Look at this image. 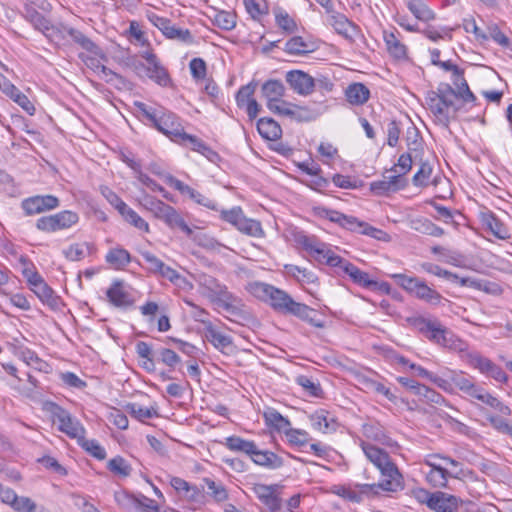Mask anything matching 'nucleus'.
I'll return each instance as SVG.
<instances>
[{
	"label": "nucleus",
	"instance_id": "nucleus-9",
	"mask_svg": "<svg viewBox=\"0 0 512 512\" xmlns=\"http://www.w3.org/2000/svg\"><path fill=\"white\" fill-rule=\"evenodd\" d=\"M79 221V215L71 210H63L53 215L37 219L36 228L45 233L69 229Z\"/></svg>",
	"mask_w": 512,
	"mask_h": 512
},
{
	"label": "nucleus",
	"instance_id": "nucleus-29",
	"mask_svg": "<svg viewBox=\"0 0 512 512\" xmlns=\"http://www.w3.org/2000/svg\"><path fill=\"white\" fill-rule=\"evenodd\" d=\"M3 93L9 96L15 103H17L24 111H26L29 115H34L35 106L29 100V98L23 94L14 84H12L9 80L6 82L5 86L1 87Z\"/></svg>",
	"mask_w": 512,
	"mask_h": 512
},
{
	"label": "nucleus",
	"instance_id": "nucleus-48",
	"mask_svg": "<svg viewBox=\"0 0 512 512\" xmlns=\"http://www.w3.org/2000/svg\"><path fill=\"white\" fill-rule=\"evenodd\" d=\"M264 418L268 426H271L283 433L288 429L289 426H291L290 421L275 409H269L268 411L264 412Z\"/></svg>",
	"mask_w": 512,
	"mask_h": 512
},
{
	"label": "nucleus",
	"instance_id": "nucleus-56",
	"mask_svg": "<svg viewBox=\"0 0 512 512\" xmlns=\"http://www.w3.org/2000/svg\"><path fill=\"white\" fill-rule=\"evenodd\" d=\"M453 84L457 86V97L463 99L464 102H473L476 100L475 95L470 90L466 79L464 78V71L452 79Z\"/></svg>",
	"mask_w": 512,
	"mask_h": 512
},
{
	"label": "nucleus",
	"instance_id": "nucleus-26",
	"mask_svg": "<svg viewBox=\"0 0 512 512\" xmlns=\"http://www.w3.org/2000/svg\"><path fill=\"white\" fill-rule=\"evenodd\" d=\"M159 220L163 221L171 229H180L188 237H192L193 235L192 228L186 223L181 214L170 205L167 207Z\"/></svg>",
	"mask_w": 512,
	"mask_h": 512
},
{
	"label": "nucleus",
	"instance_id": "nucleus-44",
	"mask_svg": "<svg viewBox=\"0 0 512 512\" xmlns=\"http://www.w3.org/2000/svg\"><path fill=\"white\" fill-rule=\"evenodd\" d=\"M452 383L456 388L472 398L479 389V386L476 385L473 378L463 373L454 375L452 377Z\"/></svg>",
	"mask_w": 512,
	"mask_h": 512
},
{
	"label": "nucleus",
	"instance_id": "nucleus-6",
	"mask_svg": "<svg viewBox=\"0 0 512 512\" xmlns=\"http://www.w3.org/2000/svg\"><path fill=\"white\" fill-rule=\"evenodd\" d=\"M250 288L257 297L267 298L271 306L280 312L293 314L295 306L299 305V302L294 301L288 293L272 285L255 282Z\"/></svg>",
	"mask_w": 512,
	"mask_h": 512
},
{
	"label": "nucleus",
	"instance_id": "nucleus-38",
	"mask_svg": "<svg viewBox=\"0 0 512 512\" xmlns=\"http://www.w3.org/2000/svg\"><path fill=\"white\" fill-rule=\"evenodd\" d=\"M25 18L35 29L41 31L45 35H48L49 31H53L55 29V27L51 25L50 21L34 8L26 9Z\"/></svg>",
	"mask_w": 512,
	"mask_h": 512
},
{
	"label": "nucleus",
	"instance_id": "nucleus-60",
	"mask_svg": "<svg viewBox=\"0 0 512 512\" xmlns=\"http://www.w3.org/2000/svg\"><path fill=\"white\" fill-rule=\"evenodd\" d=\"M296 383L303 388L307 395L312 397H322L323 390L319 382L313 379L300 375L296 378Z\"/></svg>",
	"mask_w": 512,
	"mask_h": 512
},
{
	"label": "nucleus",
	"instance_id": "nucleus-35",
	"mask_svg": "<svg viewBox=\"0 0 512 512\" xmlns=\"http://www.w3.org/2000/svg\"><path fill=\"white\" fill-rule=\"evenodd\" d=\"M345 95L350 104L363 105L368 101L370 91L362 83H353L347 87Z\"/></svg>",
	"mask_w": 512,
	"mask_h": 512
},
{
	"label": "nucleus",
	"instance_id": "nucleus-49",
	"mask_svg": "<svg viewBox=\"0 0 512 512\" xmlns=\"http://www.w3.org/2000/svg\"><path fill=\"white\" fill-rule=\"evenodd\" d=\"M364 435L385 446L393 447L396 444L378 425H365Z\"/></svg>",
	"mask_w": 512,
	"mask_h": 512
},
{
	"label": "nucleus",
	"instance_id": "nucleus-53",
	"mask_svg": "<svg viewBox=\"0 0 512 512\" xmlns=\"http://www.w3.org/2000/svg\"><path fill=\"white\" fill-rule=\"evenodd\" d=\"M62 29H63V32L68 34L72 38V40L75 43H77L78 45H80L83 49H85L89 52H94L95 49L97 48L95 43L91 39H89L87 36H85L81 31H79L75 28L66 27V26H62Z\"/></svg>",
	"mask_w": 512,
	"mask_h": 512
},
{
	"label": "nucleus",
	"instance_id": "nucleus-63",
	"mask_svg": "<svg viewBox=\"0 0 512 512\" xmlns=\"http://www.w3.org/2000/svg\"><path fill=\"white\" fill-rule=\"evenodd\" d=\"M89 250L88 243H74L63 251L64 256L70 261H80Z\"/></svg>",
	"mask_w": 512,
	"mask_h": 512
},
{
	"label": "nucleus",
	"instance_id": "nucleus-59",
	"mask_svg": "<svg viewBox=\"0 0 512 512\" xmlns=\"http://www.w3.org/2000/svg\"><path fill=\"white\" fill-rule=\"evenodd\" d=\"M126 410L134 418L140 421L151 419L158 416L157 410L154 407H142L136 403H129L126 405Z\"/></svg>",
	"mask_w": 512,
	"mask_h": 512
},
{
	"label": "nucleus",
	"instance_id": "nucleus-50",
	"mask_svg": "<svg viewBox=\"0 0 512 512\" xmlns=\"http://www.w3.org/2000/svg\"><path fill=\"white\" fill-rule=\"evenodd\" d=\"M107 469L116 476L126 478L132 472L131 465L121 456H116L107 462Z\"/></svg>",
	"mask_w": 512,
	"mask_h": 512
},
{
	"label": "nucleus",
	"instance_id": "nucleus-46",
	"mask_svg": "<svg viewBox=\"0 0 512 512\" xmlns=\"http://www.w3.org/2000/svg\"><path fill=\"white\" fill-rule=\"evenodd\" d=\"M359 382L368 390H371L373 392H376L378 394H382L385 396L389 401L396 403L397 396L384 384L368 378V377H362Z\"/></svg>",
	"mask_w": 512,
	"mask_h": 512
},
{
	"label": "nucleus",
	"instance_id": "nucleus-5",
	"mask_svg": "<svg viewBox=\"0 0 512 512\" xmlns=\"http://www.w3.org/2000/svg\"><path fill=\"white\" fill-rule=\"evenodd\" d=\"M46 410L50 413L52 422L57 425L60 432L77 441L86 433L80 421L73 417L67 410L54 402L46 404Z\"/></svg>",
	"mask_w": 512,
	"mask_h": 512
},
{
	"label": "nucleus",
	"instance_id": "nucleus-12",
	"mask_svg": "<svg viewBox=\"0 0 512 512\" xmlns=\"http://www.w3.org/2000/svg\"><path fill=\"white\" fill-rule=\"evenodd\" d=\"M164 181L171 187H173L175 190L179 191L182 195H187L191 200L196 202L199 205H202L210 210H218L217 203L202 195L197 190L193 189L189 185L183 183L179 179L175 178L171 174H164Z\"/></svg>",
	"mask_w": 512,
	"mask_h": 512
},
{
	"label": "nucleus",
	"instance_id": "nucleus-28",
	"mask_svg": "<svg viewBox=\"0 0 512 512\" xmlns=\"http://www.w3.org/2000/svg\"><path fill=\"white\" fill-rule=\"evenodd\" d=\"M317 49V45L313 41H305L301 36H294L290 38L284 47L287 54L293 56H303L312 53Z\"/></svg>",
	"mask_w": 512,
	"mask_h": 512
},
{
	"label": "nucleus",
	"instance_id": "nucleus-61",
	"mask_svg": "<svg viewBox=\"0 0 512 512\" xmlns=\"http://www.w3.org/2000/svg\"><path fill=\"white\" fill-rule=\"evenodd\" d=\"M213 21L220 29L229 31L236 26V15L228 11H217Z\"/></svg>",
	"mask_w": 512,
	"mask_h": 512
},
{
	"label": "nucleus",
	"instance_id": "nucleus-14",
	"mask_svg": "<svg viewBox=\"0 0 512 512\" xmlns=\"http://www.w3.org/2000/svg\"><path fill=\"white\" fill-rule=\"evenodd\" d=\"M59 204V199L56 196L36 195L24 199L22 201V208L27 215H34L53 210L57 208Z\"/></svg>",
	"mask_w": 512,
	"mask_h": 512
},
{
	"label": "nucleus",
	"instance_id": "nucleus-41",
	"mask_svg": "<svg viewBox=\"0 0 512 512\" xmlns=\"http://www.w3.org/2000/svg\"><path fill=\"white\" fill-rule=\"evenodd\" d=\"M224 445L231 451L242 452L251 456L254 453L256 444L253 441L245 440L239 436H229L225 439Z\"/></svg>",
	"mask_w": 512,
	"mask_h": 512
},
{
	"label": "nucleus",
	"instance_id": "nucleus-22",
	"mask_svg": "<svg viewBox=\"0 0 512 512\" xmlns=\"http://www.w3.org/2000/svg\"><path fill=\"white\" fill-rule=\"evenodd\" d=\"M176 143L184 147H190L193 151L201 153L211 161L218 157V154L213 151L204 141H202L197 136L186 133L185 131L182 133Z\"/></svg>",
	"mask_w": 512,
	"mask_h": 512
},
{
	"label": "nucleus",
	"instance_id": "nucleus-55",
	"mask_svg": "<svg viewBox=\"0 0 512 512\" xmlns=\"http://www.w3.org/2000/svg\"><path fill=\"white\" fill-rule=\"evenodd\" d=\"M356 487L359 489V494H362V499L376 497L380 494V490L387 493L398 492L396 489H389L382 481L373 484H357Z\"/></svg>",
	"mask_w": 512,
	"mask_h": 512
},
{
	"label": "nucleus",
	"instance_id": "nucleus-64",
	"mask_svg": "<svg viewBox=\"0 0 512 512\" xmlns=\"http://www.w3.org/2000/svg\"><path fill=\"white\" fill-rule=\"evenodd\" d=\"M416 395L429 404L441 405L445 402L444 397L440 393L423 384L418 388V391H416Z\"/></svg>",
	"mask_w": 512,
	"mask_h": 512
},
{
	"label": "nucleus",
	"instance_id": "nucleus-47",
	"mask_svg": "<svg viewBox=\"0 0 512 512\" xmlns=\"http://www.w3.org/2000/svg\"><path fill=\"white\" fill-rule=\"evenodd\" d=\"M294 316L307 321L311 325L322 328L324 327V323L321 320L316 319L317 312L316 310L310 308L309 306L299 303V305L295 306V309L293 310Z\"/></svg>",
	"mask_w": 512,
	"mask_h": 512
},
{
	"label": "nucleus",
	"instance_id": "nucleus-15",
	"mask_svg": "<svg viewBox=\"0 0 512 512\" xmlns=\"http://www.w3.org/2000/svg\"><path fill=\"white\" fill-rule=\"evenodd\" d=\"M375 467L380 471L383 478L382 482H384L389 489L400 491L404 488V477L390 456Z\"/></svg>",
	"mask_w": 512,
	"mask_h": 512
},
{
	"label": "nucleus",
	"instance_id": "nucleus-34",
	"mask_svg": "<svg viewBox=\"0 0 512 512\" xmlns=\"http://www.w3.org/2000/svg\"><path fill=\"white\" fill-rule=\"evenodd\" d=\"M259 134L266 140L275 141L282 135L281 126L272 118H260L257 122Z\"/></svg>",
	"mask_w": 512,
	"mask_h": 512
},
{
	"label": "nucleus",
	"instance_id": "nucleus-7",
	"mask_svg": "<svg viewBox=\"0 0 512 512\" xmlns=\"http://www.w3.org/2000/svg\"><path fill=\"white\" fill-rule=\"evenodd\" d=\"M393 278L405 291L413 294L420 300L431 304H439L442 296L436 290L430 288L424 281L417 277L407 276L405 274H394Z\"/></svg>",
	"mask_w": 512,
	"mask_h": 512
},
{
	"label": "nucleus",
	"instance_id": "nucleus-20",
	"mask_svg": "<svg viewBox=\"0 0 512 512\" xmlns=\"http://www.w3.org/2000/svg\"><path fill=\"white\" fill-rule=\"evenodd\" d=\"M460 504V498L442 491H436L429 509L434 512H458Z\"/></svg>",
	"mask_w": 512,
	"mask_h": 512
},
{
	"label": "nucleus",
	"instance_id": "nucleus-4",
	"mask_svg": "<svg viewBox=\"0 0 512 512\" xmlns=\"http://www.w3.org/2000/svg\"><path fill=\"white\" fill-rule=\"evenodd\" d=\"M294 242L308 252L316 261L328 266H336L341 263V256L335 254L329 245L320 241L316 236L307 235L303 231L293 234Z\"/></svg>",
	"mask_w": 512,
	"mask_h": 512
},
{
	"label": "nucleus",
	"instance_id": "nucleus-33",
	"mask_svg": "<svg viewBox=\"0 0 512 512\" xmlns=\"http://www.w3.org/2000/svg\"><path fill=\"white\" fill-rule=\"evenodd\" d=\"M205 336L220 351L230 348L233 344L232 338L217 330L211 322H208L205 326Z\"/></svg>",
	"mask_w": 512,
	"mask_h": 512
},
{
	"label": "nucleus",
	"instance_id": "nucleus-43",
	"mask_svg": "<svg viewBox=\"0 0 512 512\" xmlns=\"http://www.w3.org/2000/svg\"><path fill=\"white\" fill-rule=\"evenodd\" d=\"M410 12L420 21L429 22L435 19V13L423 0H410L407 4Z\"/></svg>",
	"mask_w": 512,
	"mask_h": 512
},
{
	"label": "nucleus",
	"instance_id": "nucleus-42",
	"mask_svg": "<svg viewBox=\"0 0 512 512\" xmlns=\"http://www.w3.org/2000/svg\"><path fill=\"white\" fill-rule=\"evenodd\" d=\"M140 205L151 212L153 216L157 219H160L167 207L168 204L164 203L163 201L144 193L142 198L139 200Z\"/></svg>",
	"mask_w": 512,
	"mask_h": 512
},
{
	"label": "nucleus",
	"instance_id": "nucleus-62",
	"mask_svg": "<svg viewBox=\"0 0 512 512\" xmlns=\"http://www.w3.org/2000/svg\"><path fill=\"white\" fill-rule=\"evenodd\" d=\"M275 21L279 28L286 33H294L297 31L295 20L284 10L279 9L275 12Z\"/></svg>",
	"mask_w": 512,
	"mask_h": 512
},
{
	"label": "nucleus",
	"instance_id": "nucleus-17",
	"mask_svg": "<svg viewBox=\"0 0 512 512\" xmlns=\"http://www.w3.org/2000/svg\"><path fill=\"white\" fill-rule=\"evenodd\" d=\"M142 58L147 62L146 76L161 86H167L171 79L167 70L161 65L157 56L150 51L142 53Z\"/></svg>",
	"mask_w": 512,
	"mask_h": 512
},
{
	"label": "nucleus",
	"instance_id": "nucleus-36",
	"mask_svg": "<svg viewBox=\"0 0 512 512\" xmlns=\"http://www.w3.org/2000/svg\"><path fill=\"white\" fill-rule=\"evenodd\" d=\"M170 485L178 492L183 493L184 497L189 501H197L200 496V490L195 485H191L180 477H171Z\"/></svg>",
	"mask_w": 512,
	"mask_h": 512
},
{
	"label": "nucleus",
	"instance_id": "nucleus-18",
	"mask_svg": "<svg viewBox=\"0 0 512 512\" xmlns=\"http://www.w3.org/2000/svg\"><path fill=\"white\" fill-rule=\"evenodd\" d=\"M278 485L256 484L253 488L257 498L270 512H277L281 508V499L277 495Z\"/></svg>",
	"mask_w": 512,
	"mask_h": 512
},
{
	"label": "nucleus",
	"instance_id": "nucleus-31",
	"mask_svg": "<svg viewBox=\"0 0 512 512\" xmlns=\"http://www.w3.org/2000/svg\"><path fill=\"white\" fill-rule=\"evenodd\" d=\"M31 290L36 294L40 301L52 309H57L61 303L60 297L56 295L54 290L43 279L36 283Z\"/></svg>",
	"mask_w": 512,
	"mask_h": 512
},
{
	"label": "nucleus",
	"instance_id": "nucleus-23",
	"mask_svg": "<svg viewBox=\"0 0 512 512\" xmlns=\"http://www.w3.org/2000/svg\"><path fill=\"white\" fill-rule=\"evenodd\" d=\"M335 267L341 268L354 283L369 288L371 286L376 285L377 283L370 279V276L367 272L360 270L357 266L352 264L349 261H346L341 257V263L336 265Z\"/></svg>",
	"mask_w": 512,
	"mask_h": 512
},
{
	"label": "nucleus",
	"instance_id": "nucleus-52",
	"mask_svg": "<svg viewBox=\"0 0 512 512\" xmlns=\"http://www.w3.org/2000/svg\"><path fill=\"white\" fill-rule=\"evenodd\" d=\"M236 229L251 237L260 238L264 236V230L261 223L257 220L247 218L246 216H244L241 224Z\"/></svg>",
	"mask_w": 512,
	"mask_h": 512
},
{
	"label": "nucleus",
	"instance_id": "nucleus-27",
	"mask_svg": "<svg viewBox=\"0 0 512 512\" xmlns=\"http://www.w3.org/2000/svg\"><path fill=\"white\" fill-rule=\"evenodd\" d=\"M329 16V23L335 31L345 38H353L357 32V26L351 22L344 14L332 12Z\"/></svg>",
	"mask_w": 512,
	"mask_h": 512
},
{
	"label": "nucleus",
	"instance_id": "nucleus-57",
	"mask_svg": "<svg viewBox=\"0 0 512 512\" xmlns=\"http://www.w3.org/2000/svg\"><path fill=\"white\" fill-rule=\"evenodd\" d=\"M204 482L209 490L208 494L217 503L224 502L228 499V491L221 483H217L210 478H204Z\"/></svg>",
	"mask_w": 512,
	"mask_h": 512
},
{
	"label": "nucleus",
	"instance_id": "nucleus-11",
	"mask_svg": "<svg viewBox=\"0 0 512 512\" xmlns=\"http://www.w3.org/2000/svg\"><path fill=\"white\" fill-rule=\"evenodd\" d=\"M285 81L289 87L300 96H308L316 88L315 78L298 69L286 72Z\"/></svg>",
	"mask_w": 512,
	"mask_h": 512
},
{
	"label": "nucleus",
	"instance_id": "nucleus-30",
	"mask_svg": "<svg viewBox=\"0 0 512 512\" xmlns=\"http://www.w3.org/2000/svg\"><path fill=\"white\" fill-rule=\"evenodd\" d=\"M250 457L255 464L269 469H277L283 466V459L281 457L274 452L260 450L257 446Z\"/></svg>",
	"mask_w": 512,
	"mask_h": 512
},
{
	"label": "nucleus",
	"instance_id": "nucleus-3",
	"mask_svg": "<svg viewBox=\"0 0 512 512\" xmlns=\"http://www.w3.org/2000/svg\"><path fill=\"white\" fill-rule=\"evenodd\" d=\"M314 214L319 218L327 219L352 232H358L377 240H385L387 238V234L383 230L360 221L354 216L346 215L333 209L315 207Z\"/></svg>",
	"mask_w": 512,
	"mask_h": 512
},
{
	"label": "nucleus",
	"instance_id": "nucleus-21",
	"mask_svg": "<svg viewBox=\"0 0 512 512\" xmlns=\"http://www.w3.org/2000/svg\"><path fill=\"white\" fill-rule=\"evenodd\" d=\"M399 36L400 34L396 30L383 32V39L390 56L397 60H404L407 59L408 49L401 42Z\"/></svg>",
	"mask_w": 512,
	"mask_h": 512
},
{
	"label": "nucleus",
	"instance_id": "nucleus-16",
	"mask_svg": "<svg viewBox=\"0 0 512 512\" xmlns=\"http://www.w3.org/2000/svg\"><path fill=\"white\" fill-rule=\"evenodd\" d=\"M284 105L285 107L282 109L279 115L288 116L291 119L299 122L313 121L318 118L324 111L322 105L313 108L309 106H298L290 102Z\"/></svg>",
	"mask_w": 512,
	"mask_h": 512
},
{
	"label": "nucleus",
	"instance_id": "nucleus-39",
	"mask_svg": "<svg viewBox=\"0 0 512 512\" xmlns=\"http://www.w3.org/2000/svg\"><path fill=\"white\" fill-rule=\"evenodd\" d=\"M411 229L430 236L441 237L444 230L426 218H416L410 222Z\"/></svg>",
	"mask_w": 512,
	"mask_h": 512
},
{
	"label": "nucleus",
	"instance_id": "nucleus-40",
	"mask_svg": "<svg viewBox=\"0 0 512 512\" xmlns=\"http://www.w3.org/2000/svg\"><path fill=\"white\" fill-rule=\"evenodd\" d=\"M105 260L115 269H123L131 262L130 253L123 248H114L109 250L105 256Z\"/></svg>",
	"mask_w": 512,
	"mask_h": 512
},
{
	"label": "nucleus",
	"instance_id": "nucleus-58",
	"mask_svg": "<svg viewBox=\"0 0 512 512\" xmlns=\"http://www.w3.org/2000/svg\"><path fill=\"white\" fill-rule=\"evenodd\" d=\"M77 442L85 451H87L94 458L98 460H104L106 458V451L99 444L98 441L94 439H86L84 435L83 438L79 439Z\"/></svg>",
	"mask_w": 512,
	"mask_h": 512
},
{
	"label": "nucleus",
	"instance_id": "nucleus-10",
	"mask_svg": "<svg viewBox=\"0 0 512 512\" xmlns=\"http://www.w3.org/2000/svg\"><path fill=\"white\" fill-rule=\"evenodd\" d=\"M286 88L284 84L277 79L267 80L262 84L261 93L266 100L267 108L274 114H278L288 102L283 100Z\"/></svg>",
	"mask_w": 512,
	"mask_h": 512
},
{
	"label": "nucleus",
	"instance_id": "nucleus-25",
	"mask_svg": "<svg viewBox=\"0 0 512 512\" xmlns=\"http://www.w3.org/2000/svg\"><path fill=\"white\" fill-rule=\"evenodd\" d=\"M312 427L322 433H331L338 427L337 421L329 416L328 411L320 409L309 416Z\"/></svg>",
	"mask_w": 512,
	"mask_h": 512
},
{
	"label": "nucleus",
	"instance_id": "nucleus-13",
	"mask_svg": "<svg viewBox=\"0 0 512 512\" xmlns=\"http://www.w3.org/2000/svg\"><path fill=\"white\" fill-rule=\"evenodd\" d=\"M154 127L175 143L184 132L179 117L170 111H162Z\"/></svg>",
	"mask_w": 512,
	"mask_h": 512
},
{
	"label": "nucleus",
	"instance_id": "nucleus-54",
	"mask_svg": "<svg viewBox=\"0 0 512 512\" xmlns=\"http://www.w3.org/2000/svg\"><path fill=\"white\" fill-rule=\"evenodd\" d=\"M120 215L124 218L126 222L134 226L135 228L148 233L150 231L149 224L132 208L128 205L125 207V210L120 212Z\"/></svg>",
	"mask_w": 512,
	"mask_h": 512
},
{
	"label": "nucleus",
	"instance_id": "nucleus-19",
	"mask_svg": "<svg viewBox=\"0 0 512 512\" xmlns=\"http://www.w3.org/2000/svg\"><path fill=\"white\" fill-rule=\"evenodd\" d=\"M480 221L483 227L490 231L495 237L501 240L510 239L511 235L509 233L506 225L501 222L496 215L489 211H483L480 213Z\"/></svg>",
	"mask_w": 512,
	"mask_h": 512
},
{
	"label": "nucleus",
	"instance_id": "nucleus-24",
	"mask_svg": "<svg viewBox=\"0 0 512 512\" xmlns=\"http://www.w3.org/2000/svg\"><path fill=\"white\" fill-rule=\"evenodd\" d=\"M106 294L109 302L115 307L126 309L133 304L130 294L125 291L123 283L120 281L113 282Z\"/></svg>",
	"mask_w": 512,
	"mask_h": 512
},
{
	"label": "nucleus",
	"instance_id": "nucleus-2",
	"mask_svg": "<svg viewBox=\"0 0 512 512\" xmlns=\"http://www.w3.org/2000/svg\"><path fill=\"white\" fill-rule=\"evenodd\" d=\"M407 325L429 341L452 348L455 346V335L442 322L431 315L414 314L405 319Z\"/></svg>",
	"mask_w": 512,
	"mask_h": 512
},
{
	"label": "nucleus",
	"instance_id": "nucleus-32",
	"mask_svg": "<svg viewBox=\"0 0 512 512\" xmlns=\"http://www.w3.org/2000/svg\"><path fill=\"white\" fill-rule=\"evenodd\" d=\"M426 104L439 122L444 125H448L451 117L450 111L434 91L427 94Z\"/></svg>",
	"mask_w": 512,
	"mask_h": 512
},
{
	"label": "nucleus",
	"instance_id": "nucleus-37",
	"mask_svg": "<svg viewBox=\"0 0 512 512\" xmlns=\"http://www.w3.org/2000/svg\"><path fill=\"white\" fill-rule=\"evenodd\" d=\"M421 268L429 274L444 278L450 282H458L461 286H466L468 284L467 278H460L457 274L442 269L436 264L425 262L421 264Z\"/></svg>",
	"mask_w": 512,
	"mask_h": 512
},
{
	"label": "nucleus",
	"instance_id": "nucleus-1",
	"mask_svg": "<svg viewBox=\"0 0 512 512\" xmlns=\"http://www.w3.org/2000/svg\"><path fill=\"white\" fill-rule=\"evenodd\" d=\"M198 292L212 304L222 308L227 313L239 316L242 313V300L231 293L227 286L210 275H200L197 280Z\"/></svg>",
	"mask_w": 512,
	"mask_h": 512
},
{
	"label": "nucleus",
	"instance_id": "nucleus-51",
	"mask_svg": "<svg viewBox=\"0 0 512 512\" xmlns=\"http://www.w3.org/2000/svg\"><path fill=\"white\" fill-rule=\"evenodd\" d=\"M361 448L367 457V459L374 465L381 464L384 460H386L387 457H389V454L384 451L383 449L368 443V442H362Z\"/></svg>",
	"mask_w": 512,
	"mask_h": 512
},
{
	"label": "nucleus",
	"instance_id": "nucleus-45",
	"mask_svg": "<svg viewBox=\"0 0 512 512\" xmlns=\"http://www.w3.org/2000/svg\"><path fill=\"white\" fill-rule=\"evenodd\" d=\"M434 92L450 112L452 111L455 113L458 111L459 108L455 105V100L458 98L457 93L449 84H441L437 88V91Z\"/></svg>",
	"mask_w": 512,
	"mask_h": 512
},
{
	"label": "nucleus",
	"instance_id": "nucleus-8",
	"mask_svg": "<svg viewBox=\"0 0 512 512\" xmlns=\"http://www.w3.org/2000/svg\"><path fill=\"white\" fill-rule=\"evenodd\" d=\"M440 454H429L424 460L423 464L429 468L425 472L426 481L435 488L447 487L448 479L459 478V472H454L446 468L443 463L439 461Z\"/></svg>",
	"mask_w": 512,
	"mask_h": 512
}]
</instances>
